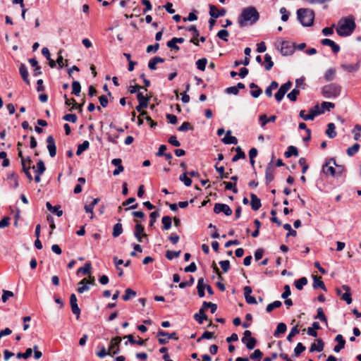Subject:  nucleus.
<instances>
[{
    "mask_svg": "<svg viewBox=\"0 0 361 361\" xmlns=\"http://www.w3.org/2000/svg\"><path fill=\"white\" fill-rule=\"evenodd\" d=\"M259 18V14L255 7L250 6L244 8L238 17V22L240 27L253 25Z\"/></svg>",
    "mask_w": 361,
    "mask_h": 361,
    "instance_id": "obj_1",
    "label": "nucleus"
},
{
    "mask_svg": "<svg viewBox=\"0 0 361 361\" xmlns=\"http://www.w3.org/2000/svg\"><path fill=\"white\" fill-rule=\"evenodd\" d=\"M355 27L356 24L353 16L342 18L338 23L336 32L341 37H347L353 32Z\"/></svg>",
    "mask_w": 361,
    "mask_h": 361,
    "instance_id": "obj_2",
    "label": "nucleus"
},
{
    "mask_svg": "<svg viewBox=\"0 0 361 361\" xmlns=\"http://www.w3.org/2000/svg\"><path fill=\"white\" fill-rule=\"evenodd\" d=\"M298 18L303 26H310L314 19V11L309 8H300L297 11Z\"/></svg>",
    "mask_w": 361,
    "mask_h": 361,
    "instance_id": "obj_3",
    "label": "nucleus"
},
{
    "mask_svg": "<svg viewBox=\"0 0 361 361\" xmlns=\"http://www.w3.org/2000/svg\"><path fill=\"white\" fill-rule=\"evenodd\" d=\"M341 92V87L336 83L324 85L322 89V95L327 99L337 97Z\"/></svg>",
    "mask_w": 361,
    "mask_h": 361,
    "instance_id": "obj_4",
    "label": "nucleus"
},
{
    "mask_svg": "<svg viewBox=\"0 0 361 361\" xmlns=\"http://www.w3.org/2000/svg\"><path fill=\"white\" fill-rule=\"evenodd\" d=\"M324 113V110H320V107L318 104L315 105L312 108L308 114H305V110L300 111L299 116L305 121H312L314 118Z\"/></svg>",
    "mask_w": 361,
    "mask_h": 361,
    "instance_id": "obj_5",
    "label": "nucleus"
},
{
    "mask_svg": "<svg viewBox=\"0 0 361 361\" xmlns=\"http://www.w3.org/2000/svg\"><path fill=\"white\" fill-rule=\"evenodd\" d=\"M157 337L159 343L161 345H164L168 343L169 339H173V340H178V338L176 336V332H173L171 334H169L166 331H164L163 330H159L157 332Z\"/></svg>",
    "mask_w": 361,
    "mask_h": 361,
    "instance_id": "obj_6",
    "label": "nucleus"
},
{
    "mask_svg": "<svg viewBox=\"0 0 361 361\" xmlns=\"http://www.w3.org/2000/svg\"><path fill=\"white\" fill-rule=\"evenodd\" d=\"M32 161L30 157H26L25 159H23L21 161L22 171L25 174L27 178L31 182L33 180L32 176L30 173V169H32Z\"/></svg>",
    "mask_w": 361,
    "mask_h": 361,
    "instance_id": "obj_7",
    "label": "nucleus"
},
{
    "mask_svg": "<svg viewBox=\"0 0 361 361\" xmlns=\"http://www.w3.org/2000/svg\"><path fill=\"white\" fill-rule=\"evenodd\" d=\"M121 342V338L119 336H116L111 340L108 350L109 355L113 356L120 352Z\"/></svg>",
    "mask_w": 361,
    "mask_h": 361,
    "instance_id": "obj_8",
    "label": "nucleus"
},
{
    "mask_svg": "<svg viewBox=\"0 0 361 361\" xmlns=\"http://www.w3.org/2000/svg\"><path fill=\"white\" fill-rule=\"evenodd\" d=\"M334 165H336V160L334 158H331L323 166V168H322L323 172L326 175H331V176H336V171L334 166Z\"/></svg>",
    "mask_w": 361,
    "mask_h": 361,
    "instance_id": "obj_9",
    "label": "nucleus"
},
{
    "mask_svg": "<svg viewBox=\"0 0 361 361\" xmlns=\"http://www.w3.org/2000/svg\"><path fill=\"white\" fill-rule=\"evenodd\" d=\"M150 98V96H144L142 92H138L137 94V99L139 104L135 107L136 110L137 111H141L142 109L147 108Z\"/></svg>",
    "mask_w": 361,
    "mask_h": 361,
    "instance_id": "obj_10",
    "label": "nucleus"
},
{
    "mask_svg": "<svg viewBox=\"0 0 361 361\" xmlns=\"http://www.w3.org/2000/svg\"><path fill=\"white\" fill-rule=\"evenodd\" d=\"M292 82L290 81H288L283 85H282L277 92L275 94V99L277 102H281L285 94L291 88Z\"/></svg>",
    "mask_w": 361,
    "mask_h": 361,
    "instance_id": "obj_11",
    "label": "nucleus"
},
{
    "mask_svg": "<svg viewBox=\"0 0 361 361\" xmlns=\"http://www.w3.org/2000/svg\"><path fill=\"white\" fill-rule=\"evenodd\" d=\"M214 212L216 214L223 212L226 216H231L233 213L232 209L228 205L221 203H216L214 204Z\"/></svg>",
    "mask_w": 361,
    "mask_h": 361,
    "instance_id": "obj_12",
    "label": "nucleus"
},
{
    "mask_svg": "<svg viewBox=\"0 0 361 361\" xmlns=\"http://www.w3.org/2000/svg\"><path fill=\"white\" fill-rule=\"evenodd\" d=\"M47 149L51 157H54L56 154V147L54 138L52 135H49L47 138Z\"/></svg>",
    "mask_w": 361,
    "mask_h": 361,
    "instance_id": "obj_13",
    "label": "nucleus"
},
{
    "mask_svg": "<svg viewBox=\"0 0 361 361\" xmlns=\"http://www.w3.org/2000/svg\"><path fill=\"white\" fill-rule=\"evenodd\" d=\"M226 13V9L219 10L215 6L209 5V15L212 18H218L220 16H224Z\"/></svg>",
    "mask_w": 361,
    "mask_h": 361,
    "instance_id": "obj_14",
    "label": "nucleus"
},
{
    "mask_svg": "<svg viewBox=\"0 0 361 361\" xmlns=\"http://www.w3.org/2000/svg\"><path fill=\"white\" fill-rule=\"evenodd\" d=\"M243 290H244V296H245V300L248 304H257V303L256 298L254 296L251 295L252 290L250 286L244 287Z\"/></svg>",
    "mask_w": 361,
    "mask_h": 361,
    "instance_id": "obj_15",
    "label": "nucleus"
},
{
    "mask_svg": "<svg viewBox=\"0 0 361 361\" xmlns=\"http://www.w3.org/2000/svg\"><path fill=\"white\" fill-rule=\"evenodd\" d=\"M111 164L116 167L113 171L114 176H118L124 171V167L122 165V160L121 159L117 158L112 159Z\"/></svg>",
    "mask_w": 361,
    "mask_h": 361,
    "instance_id": "obj_16",
    "label": "nucleus"
},
{
    "mask_svg": "<svg viewBox=\"0 0 361 361\" xmlns=\"http://www.w3.org/2000/svg\"><path fill=\"white\" fill-rule=\"evenodd\" d=\"M321 43L324 46H329L331 48L332 51L334 53H338L340 51V47L338 44H336L333 40L330 39H323L321 41Z\"/></svg>",
    "mask_w": 361,
    "mask_h": 361,
    "instance_id": "obj_17",
    "label": "nucleus"
},
{
    "mask_svg": "<svg viewBox=\"0 0 361 361\" xmlns=\"http://www.w3.org/2000/svg\"><path fill=\"white\" fill-rule=\"evenodd\" d=\"M335 341L338 342V344L334 346V350L336 353H338L344 348L345 341L343 339V336L341 334H338L336 336Z\"/></svg>",
    "mask_w": 361,
    "mask_h": 361,
    "instance_id": "obj_18",
    "label": "nucleus"
},
{
    "mask_svg": "<svg viewBox=\"0 0 361 361\" xmlns=\"http://www.w3.org/2000/svg\"><path fill=\"white\" fill-rule=\"evenodd\" d=\"M32 169L35 171L36 175H42L46 171V166L42 160H39L36 166H32Z\"/></svg>",
    "mask_w": 361,
    "mask_h": 361,
    "instance_id": "obj_19",
    "label": "nucleus"
},
{
    "mask_svg": "<svg viewBox=\"0 0 361 361\" xmlns=\"http://www.w3.org/2000/svg\"><path fill=\"white\" fill-rule=\"evenodd\" d=\"M293 48L288 42L281 43V52L284 56L290 55L293 53Z\"/></svg>",
    "mask_w": 361,
    "mask_h": 361,
    "instance_id": "obj_20",
    "label": "nucleus"
},
{
    "mask_svg": "<svg viewBox=\"0 0 361 361\" xmlns=\"http://www.w3.org/2000/svg\"><path fill=\"white\" fill-rule=\"evenodd\" d=\"M341 288L345 291L341 296V299L345 300L347 304H350L352 302V298L350 294V288L347 285H343Z\"/></svg>",
    "mask_w": 361,
    "mask_h": 361,
    "instance_id": "obj_21",
    "label": "nucleus"
},
{
    "mask_svg": "<svg viewBox=\"0 0 361 361\" xmlns=\"http://www.w3.org/2000/svg\"><path fill=\"white\" fill-rule=\"evenodd\" d=\"M139 339L135 340L133 338V335L129 334L124 337V338H128V341L125 342V345H128V343L129 342L130 344H137L138 345H143L145 344V342L147 341V339H142L141 338L138 337Z\"/></svg>",
    "mask_w": 361,
    "mask_h": 361,
    "instance_id": "obj_22",
    "label": "nucleus"
},
{
    "mask_svg": "<svg viewBox=\"0 0 361 361\" xmlns=\"http://www.w3.org/2000/svg\"><path fill=\"white\" fill-rule=\"evenodd\" d=\"M19 72H20V74L23 80H24V82L26 84L30 85V80L28 79V75H29L28 71L24 63L20 64V66L19 67Z\"/></svg>",
    "mask_w": 361,
    "mask_h": 361,
    "instance_id": "obj_23",
    "label": "nucleus"
},
{
    "mask_svg": "<svg viewBox=\"0 0 361 361\" xmlns=\"http://www.w3.org/2000/svg\"><path fill=\"white\" fill-rule=\"evenodd\" d=\"M251 198V207L254 211L258 210L262 204H261V200L257 197V196L255 194L252 193L250 195Z\"/></svg>",
    "mask_w": 361,
    "mask_h": 361,
    "instance_id": "obj_24",
    "label": "nucleus"
},
{
    "mask_svg": "<svg viewBox=\"0 0 361 361\" xmlns=\"http://www.w3.org/2000/svg\"><path fill=\"white\" fill-rule=\"evenodd\" d=\"M274 169L273 166L271 165V163H269L268 166L266 168L265 171V176H266V180L267 183H269L271 182L274 180Z\"/></svg>",
    "mask_w": 361,
    "mask_h": 361,
    "instance_id": "obj_25",
    "label": "nucleus"
},
{
    "mask_svg": "<svg viewBox=\"0 0 361 361\" xmlns=\"http://www.w3.org/2000/svg\"><path fill=\"white\" fill-rule=\"evenodd\" d=\"M46 207L49 211L56 214L57 216H61L63 215V211L61 209L59 205L52 206L49 202H47Z\"/></svg>",
    "mask_w": 361,
    "mask_h": 361,
    "instance_id": "obj_26",
    "label": "nucleus"
},
{
    "mask_svg": "<svg viewBox=\"0 0 361 361\" xmlns=\"http://www.w3.org/2000/svg\"><path fill=\"white\" fill-rule=\"evenodd\" d=\"M100 201L99 198H94L89 204H85L84 209L87 213H90V219L93 218V209L94 206Z\"/></svg>",
    "mask_w": 361,
    "mask_h": 361,
    "instance_id": "obj_27",
    "label": "nucleus"
},
{
    "mask_svg": "<svg viewBox=\"0 0 361 361\" xmlns=\"http://www.w3.org/2000/svg\"><path fill=\"white\" fill-rule=\"evenodd\" d=\"M231 131L228 130L226 132V136L222 139V142L224 144L229 145V144H233L236 145L238 143V140L235 137L231 136Z\"/></svg>",
    "mask_w": 361,
    "mask_h": 361,
    "instance_id": "obj_28",
    "label": "nucleus"
},
{
    "mask_svg": "<svg viewBox=\"0 0 361 361\" xmlns=\"http://www.w3.org/2000/svg\"><path fill=\"white\" fill-rule=\"evenodd\" d=\"M164 59L161 58L159 56H154V58L151 59L148 63V68L150 70H156L157 69V64L159 63H164Z\"/></svg>",
    "mask_w": 361,
    "mask_h": 361,
    "instance_id": "obj_29",
    "label": "nucleus"
},
{
    "mask_svg": "<svg viewBox=\"0 0 361 361\" xmlns=\"http://www.w3.org/2000/svg\"><path fill=\"white\" fill-rule=\"evenodd\" d=\"M313 277V280H314V283H313V288L314 289H317L319 288L323 289L324 291L326 290V286L324 283V282L322 281V277L321 276H312Z\"/></svg>",
    "mask_w": 361,
    "mask_h": 361,
    "instance_id": "obj_30",
    "label": "nucleus"
},
{
    "mask_svg": "<svg viewBox=\"0 0 361 361\" xmlns=\"http://www.w3.org/2000/svg\"><path fill=\"white\" fill-rule=\"evenodd\" d=\"M242 342L244 344H245L246 348L248 350H252L255 348V347L256 345L257 340L254 337L248 338H242Z\"/></svg>",
    "mask_w": 361,
    "mask_h": 361,
    "instance_id": "obj_31",
    "label": "nucleus"
},
{
    "mask_svg": "<svg viewBox=\"0 0 361 361\" xmlns=\"http://www.w3.org/2000/svg\"><path fill=\"white\" fill-rule=\"evenodd\" d=\"M9 184L13 188H17L18 186V176L16 173H12L7 176Z\"/></svg>",
    "mask_w": 361,
    "mask_h": 361,
    "instance_id": "obj_32",
    "label": "nucleus"
},
{
    "mask_svg": "<svg viewBox=\"0 0 361 361\" xmlns=\"http://www.w3.org/2000/svg\"><path fill=\"white\" fill-rule=\"evenodd\" d=\"M341 68L348 73L355 72L360 68V63L357 62L355 64H343L341 65Z\"/></svg>",
    "mask_w": 361,
    "mask_h": 361,
    "instance_id": "obj_33",
    "label": "nucleus"
},
{
    "mask_svg": "<svg viewBox=\"0 0 361 361\" xmlns=\"http://www.w3.org/2000/svg\"><path fill=\"white\" fill-rule=\"evenodd\" d=\"M144 231H145L144 226L141 224L137 223L135 225V231H134L135 237H138L139 235H142L145 238H147V234L145 233Z\"/></svg>",
    "mask_w": 361,
    "mask_h": 361,
    "instance_id": "obj_34",
    "label": "nucleus"
},
{
    "mask_svg": "<svg viewBox=\"0 0 361 361\" xmlns=\"http://www.w3.org/2000/svg\"><path fill=\"white\" fill-rule=\"evenodd\" d=\"M317 344L312 343L311 345V347L310 349V352H314V351L321 352L323 350L324 347V343L322 339H317Z\"/></svg>",
    "mask_w": 361,
    "mask_h": 361,
    "instance_id": "obj_35",
    "label": "nucleus"
},
{
    "mask_svg": "<svg viewBox=\"0 0 361 361\" xmlns=\"http://www.w3.org/2000/svg\"><path fill=\"white\" fill-rule=\"evenodd\" d=\"M326 134L329 138H334L336 136V126L334 123L328 124Z\"/></svg>",
    "mask_w": 361,
    "mask_h": 361,
    "instance_id": "obj_36",
    "label": "nucleus"
},
{
    "mask_svg": "<svg viewBox=\"0 0 361 361\" xmlns=\"http://www.w3.org/2000/svg\"><path fill=\"white\" fill-rule=\"evenodd\" d=\"M195 319L200 324L203 323L204 320L207 319V317L204 312L203 308H201L199 311V313H197L194 315Z\"/></svg>",
    "mask_w": 361,
    "mask_h": 361,
    "instance_id": "obj_37",
    "label": "nucleus"
},
{
    "mask_svg": "<svg viewBox=\"0 0 361 361\" xmlns=\"http://www.w3.org/2000/svg\"><path fill=\"white\" fill-rule=\"evenodd\" d=\"M250 89H252V88H255V90H251L250 91V94L252 95V97H253L254 98H257L258 97H259V95L262 94V90L261 88H259L255 83L254 82H252L250 84Z\"/></svg>",
    "mask_w": 361,
    "mask_h": 361,
    "instance_id": "obj_38",
    "label": "nucleus"
},
{
    "mask_svg": "<svg viewBox=\"0 0 361 361\" xmlns=\"http://www.w3.org/2000/svg\"><path fill=\"white\" fill-rule=\"evenodd\" d=\"M286 329H287V326L285 323H283V322L279 323L276 326V329L275 330V331L274 333V336L276 338L279 337V334L285 333L286 331Z\"/></svg>",
    "mask_w": 361,
    "mask_h": 361,
    "instance_id": "obj_39",
    "label": "nucleus"
},
{
    "mask_svg": "<svg viewBox=\"0 0 361 361\" xmlns=\"http://www.w3.org/2000/svg\"><path fill=\"white\" fill-rule=\"evenodd\" d=\"M123 226L121 223H117L114 226L112 235L114 238L118 237L123 233Z\"/></svg>",
    "mask_w": 361,
    "mask_h": 361,
    "instance_id": "obj_40",
    "label": "nucleus"
},
{
    "mask_svg": "<svg viewBox=\"0 0 361 361\" xmlns=\"http://www.w3.org/2000/svg\"><path fill=\"white\" fill-rule=\"evenodd\" d=\"M136 292L130 288H127L126 290H125V294L123 295V300L124 301H128L130 299H132L133 298L135 297L136 296Z\"/></svg>",
    "mask_w": 361,
    "mask_h": 361,
    "instance_id": "obj_41",
    "label": "nucleus"
},
{
    "mask_svg": "<svg viewBox=\"0 0 361 361\" xmlns=\"http://www.w3.org/2000/svg\"><path fill=\"white\" fill-rule=\"evenodd\" d=\"M92 269V264L90 262H87L85 264V266L80 267L78 270V273H81L83 275H87L90 273Z\"/></svg>",
    "mask_w": 361,
    "mask_h": 361,
    "instance_id": "obj_42",
    "label": "nucleus"
},
{
    "mask_svg": "<svg viewBox=\"0 0 361 361\" xmlns=\"http://www.w3.org/2000/svg\"><path fill=\"white\" fill-rule=\"evenodd\" d=\"M90 147V142L87 140H85L82 144L78 146L76 154L80 155L84 151L87 150Z\"/></svg>",
    "mask_w": 361,
    "mask_h": 361,
    "instance_id": "obj_43",
    "label": "nucleus"
},
{
    "mask_svg": "<svg viewBox=\"0 0 361 361\" xmlns=\"http://www.w3.org/2000/svg\"><path fill=\"white\" fill-rule=\"evenodd\" d=\"M285 157L289 158L291 156H298V149L294 146H289L287 151L285 152Z\"/></svg>",
    "mask_w": 361,
    "mask_h": 361,
    "instance_id": "obj_44",
    "label": "nucleus"
},
{
    "mask_svg": "<svg viewBox=\"0 0 361 361\" xmlns=\"http://www.w3.org/2000/svg\"><path fill=\"white\" fill-rule=\"evenodd\" d=\"M314 319H319L322 322H324L326 326L328 325V322H327L326 317L325 316L324 310H323V309L322 307H318L317 308V314L314 317Z\"/></svg>",
    "mask_w": 361,
    "mask_h": 361,
    "instance_id": "obj_45",
    "label": "nucleus"
},
{
    "mask_svg": "<svg viewBox=\"0 0 361 361\" xmlns=\"http://www.w3.org/2000/svg\"><path fill=\"white\" fill-rule=\"evenodd\" d=\"M264 61L266 63L265 66H264V68L266 71H269L272 68L273 66H274V62L271 59V56L268 54H266L265 56H264Z\"/></svg>",
    "mask_w": 361,
    "mask_h": 361,
    "instance_id": "obj_46",
    "label": "nucleus"
},
{
    "mask_svg": "<svg viewBox=\"0 0 361 361\" xmlns=\"http://www.w3.org/2000/svg\"><path fill=\"white\" fill-rule=\"evenodd\" d=\"M307 283V279L306 277H302L295 281V288L300 290H302L304 286H305Z\"/></svg>",
    "mask_w": 361,
    "mask_h": 361,
    "instance_id": "obj_47",
    "label": "nucleus"
},
{
    "mask_svg": "<svg viewBox=\"0 0 361 361\" xmlns=\"http://www.w3.org/2000/svg\"><path fill=\"white\" fill-rule=\"evenodd\" d=\"M163 229L169 230L171 227V218L169 216H164L161 219Z\"/></svg>",
    "mask_w": 361,
    "mask_h": 361,
    "instance_id": "obj_48",
    "label": "nucleus"
},
{
    "mask_svg": "<svg viewBox=\"0 0 361 361\" xmlns=\"http://www.w3.org/2000/svg\"><path fill=\"white\" fill-rule=\"evenodd\" d=\"M81 91V86L78 81H73L72 82V94L78 96Z\"/></svg>",
    "mask_w": 361,
    "mask_h": 361,
    "instance_id": "obj_49",
    "label": "nucleus"
},
{
    "mask_svg": "<svg viewBox=\"0 0 361 361\" xmlns=\"http://www.w3.org/2000/svg\"><path fill=\"white\" fill-rule=\"evenodd\" d=\"M282 305V302L279 300H276L271 303H269L267 307L266 311L267 312H271L274 309L279 308Z\"/></svg>",
    "mask_w": 361,
    "mask_h": 361,
    "instance_id": "obj_50",
    "label": "nucleus"
},
{
    "mask_svg": "<svg viewBox=\"0 0 361 361\" xmlns=\"http://www.w3.org/2000/svg\"><path fill=\"white\" fill-rule=\"evenodd\" d=\"M236 154L233 156L232 158V161L235 162L237 161L240 159H244L245 157V153L242 151L241 148L240 147H238L235 149Z\"/></svg>",
    "mask_w": 361,
    "mask_h": 361,
    "instance_id": "obj_51",
    "label": "nucleus"
},
{
    "mask_svg": "<svg viewBox=\"0 0 361 361\" xmlns=\"http://www.w3.org/2000/svg\"><path fill=\"white\" fill-rule=\"evenodd\" d=\"M216 171L219 173L220 178H228V173L224 172V166H219L218 163H216L214 166Z\"/></svg>",
    "mask_w": 361,
    "mask_h": 361,
    "instance_id": "obj_52",
    "label": "nucleus"
},
{
    "mask_svg": "<svg viewBox=\"0 0 361 361\" xmlns=\"http://www.w3.org/2000/svg\"><path fill=\"white\" fill-rule=\"evenodd\" d=\"M360 147V145L358 143L354 144L352 147L348 148V149H347V154L349 157L353 156L354 154H355L358 152Z\"/></svg>",
    "mask_w": 361,
    "mask_h": 361,
    "instance_id": "obj_53",
    "label": "nucleus"
},
{
    "mask_svg": "<svg viewBox=\"0 0 361 361\" xmlns=\"http://www.w3.org/2000/svg\"><path fill=\"white\" fill-rule=\"evenodd\" d=\"M188 173L185 171L183 174H181L179 177L180 181H183L185 186L189 187L192 184V180L188 177Z\"/></svg>",
    "mask_w": 361,
    "mask_h": 361,
    "instance_id": "obj_54",
    "label": "nucleus"
},
{
    "mask_svg": "<svg viewBox=\"0 0 361 361\" xmlns=\"http://www.w3.org/2000/svg\"><path fill=\"white\" fill-rule=\"evenodd\" d=\"M262 355V352L259 349H257L250 355V357L252 360L260 361Z\"/></svg>",
    "mask_w": 361,
    "mask_h": 361,
    "instance_id": "obj_55",
    "label": "nucleus"
},
{
    "mask_svg": "<svg viewBox=\"0 0 361 361\" xmlns=\"http://www.w3.org/2000/svg\"><path fill=\"white\" fill-rule=\"evenodd\" d=\"M32 348H27L25 353H18L16 355L17 358H24L27 359L32 355Z\"/></svg>",
    "mask_w": 361,
    "mask_h": 361,
    "instance_id": "obj_56",
    "label": "nucleus"
},
{
    "mask_svg": "<svg viewBox=\"0 0 361 361\" xmlns=\"http://www.w3.org/2000/svg\"><path fill=\"white\" fill-rule=\"evenodd\" d=\"M300 94V90L297 88H294L290 93L288 94L287 97L291 102H295L297 97Z\"/></svg>",
    "mask_w": 361,
    "mask_h": 361,
    "instance_id": "obj_57",
    "label": "nucleus"
},
{
    "mask_svg": "<svg viewBox=\"0 0 361 361\" xmlns=\"http://www.w3.org/2000/svg\"><path fill=\"white\" fill-rule=\"evenodd\" d=\"M336 73V70L334 68H329L328 69L325 74H324V78L326 81H331L334 78Z\"/></svg>",
    "mask_w": 361,
    "mask_h": 361,
    "instance_id": "obj_58",
    "label": "nucleus"
},
{
    "mask_svg": "<svg viewBox=\"0 0 361 361\" xmlns=\"http://www.w3.org/2000/svg\"><path fill=\"white\" fill-rule=\"evenodd\" d=\"M207 63V59H205V58L200 59H199V60H197L196 61L197 68L200 71H203L205 70V67H206Z\"/></svg>",
    "mask_w": 361,
    "mask_h": 361,
    "instance_id": "obj_59",
    "label": "nucleus"
},
{
    "mask_svg": "<svg viewBox=\"0 0 361 361\" xmlns=\"http://www.w3.org/2000/svg\"><path fill=\"white\" fill-rule=\"evenodd\" d=\"M299 333H300V330L298 329V326H295L294 327L292 328V329L290 330L289 334L288 335L287 340L289 342H292L293 341V338L296 334H298Z\"/></svg>",
    "mask_w": 361,
    "mask_h": 361,
    "instance_id": "obj_60",
    "label": "nucleus"
},
{
    "mask_svg": "<svg viewBox=\"0 0 361 361\" xmlns=\"http://www.w3.org/2000/svg\"><path fill=\"white\" fill-rule=\"evenodd\" d=\"M180 254V250L179 251L168 250L166 252V257L168 259L171 260V259H173L175 257H179Z\"/></svg>",
    "mask_w": 361,
    "mask_h": 361,
    "instance_id": "obj_61",
    "label": "nucleus"
},
{
    "mask_svg": "<svg viewBox=\"0 0 361 361\" xmlns=\"http://www.w3.org/2000/svg\"><path fill=\"white\" fill-rule=\"evenodd\" d=\"M305 350V347L302 345V343H298L294 349V355L295 356L298 357L300 355V353H302Z\"/></svg>",
    "mask_w": 361,
    "mask_h": 361,
    "instance_id": "obj_62",
    "label": "nucleus"
},
{
    "mask_svg": "<svg viewBox=\"0 0 361 361\" xmlns=\"http://www.w3.org/2000/svg\"><path fill=\"white\" fill-rule=\"evenodd\" d=\"M63 119L64 121H69V122L74 123L77 121L78 118H77V116L74 114H66L63 117Z\"/></svg>",
    "mask_w": 361,
    "mask_h": 361,
    "instance_id": "obj_63",
    "label": "nucleus"
},
{
    "mask_svg": "<svg viewBox=\"0 0 361 361\" xmlns=\"http://www.w3.org/2000/svg\"><path fill=\"white\" fill-rule=\"evenodd\" d=\"M229 35L228 31L226 30H221L217 33V37L225 42L228 41L227 37Z\"/></svg>",
    "mask_w": 361,
    "mask_h": 361,
    "instance_id": "obj_64",
    "label": "nucleus"
}]
</instances>
